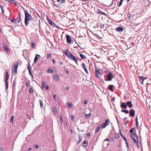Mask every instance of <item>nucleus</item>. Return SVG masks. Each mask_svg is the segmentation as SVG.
<instances>
[{"mask_svg":"<svg viewBox=\"0 0 151 151\" xmlns=\"http://www.w3.org/2000/svg\"><path fill=\"white\" fill-rule=\"evenodd\" d=\"M64 53L66 55L67 57L70 60L74 61L76 63L78 64V60L77 58L75 57L72 53L68 50H65Z\"/></svg>","mask_w":151,"mask_h":151,"instance_id":"obj_1","label":"nucleus"},{"mask_svg":"<svg viewBox=\"0 0 151 151\" xmlns=\"http://www.w3.org/2000/svg\"><path fill=\"white\" fill-rule=\"evenodd\" d=\"M23 9L24 12L25 19L24 23L26 26H27L29 24L28 21L31 20L32 17L31 15L27 12V10Z\"/></svg>","mask_w":151,"mask_h":151,"instance_id":"obj_2","label":"nucleus"},{"mask_svg":"<svg viewBox=\"0 0 151 151\" xmlns=\"http://www.w3.org/2000/svg\"><path fill=\"white\" fill-rule=\"evenodd\" d=\"M131 138L132 140L133 141L134 144H136V146H137L138 148H139V146L138 143V140L136 133H134L132 134H131Z\"/></svg>","mask_w":151,"mask_h":151,"instance_id":"obj_3","label":"nucleus"},{"mask_svg":"<svg viewBox=\"0 0 151 151\" xmlns=\"http://www.w3.org/2000/svg\"><path fill=\"white\" fill-rule=\"evenodd\" d=\"M95 74L96 77L97 78H100L101 75V73L100 72V70H101V69H97L95 67Z\"/></svg>","mask_w":151,"mask_h":151,"instance_id":"obj_4","label":"nucleus"},{"mask_svg":"<svg viewBox=\"0 0 151 151\" xmlns=\"http://www.w3.org/2000/svg\"><path fill=\"white\" fill-rule=\"evenodd\" d=\"M107 78L108 81H111L113 78V74L111 73H110L107 74Z\"/></svg>","mask_w":151,"mask_h":151,"instance_id":"obj_5","label":"nucleus"},{"mask_svg":"<svg viewBox=\"0 0 151 151\" xmlns=\"http://www.w3.org/2000/svg\"><path fill=\"white\" fill-rule=\"evenodd\" d=\"M18 65V63L17 62L16 63H15V65H14V70L13 71V73H16L17 72Z\"/></svg>","mask_w":151,"mask_h":151,"instance_id":"obj_6","label":"nucleus"},{"mask_svg":"<svg viewBox=\"0 0 151 151\" xmlns=\"http://www.w3.org/2000/svg\"><path fill=\"white\" fill-rule=\"evenodd\" d=\"M66 41L67 43L68 44H70L71 43V37L68 35H67L66 36Z\"/></svg>","mask_w":151,"mask_h":151,"instance_id":"obj_7","label":"nucleus"},{"mask_svg":"<svg viewBox=\"0 0 151 151\" xmlns=\"http://www.w3.org/2000/svg\"><path fill=\"white\" fill-rule=\"evenodd\" d=\"M49 22V24L52 26V27H56L57 26L55 24V23L52 21L51 20H50L49 19H47Z\"/></svg>","mask_w":151,"mask_h":151,"instance_id":"obj_8","label":"nucleus"},{"mask_svg":"<svg viewBox=\"0 0 151 151\" xmlns=\"http://www.w3.org/2000/svg\"><path fill=\"white\" fill-rule=\"evenodd\" d=\"M135 111L134 110H130L129 111V116H133L135 115Z\"/></svg>","mask_w":151,"mask_h":151,"instance_id":"obj_9","label":"nucleus"},{"mask_svg":"<svg viewBox=\"0 0 151 151\" xmlns=\"http://www.w3.org/2000/svg\"><path fill=\"white\" fill-rule=\"evenodd\" d=\"M53 78L55 81H58L59 80V77L57 74H54L53 75Z\"/></svg>","mask_w":151,"mask_h":151,"instance_id":"obj_10","label":"nucleus"},{"mask_svg":"<svg viewBox=\"0 0 151 151\" xmlns=\"http://www.w3.org/2000/svg\"><path fill=\"white\" fill-rule=\"evenodd\" d=\"M38 57H39V58H40V56L39 55L36 54L35 57V58L34 60V63H35L37 61V60H38V59L39 58Z\"/></svg>","mask_w":151,"mask_h":151,"instance_id":"obj_11","label":"nucleus"},{"mask_svg":"<svg viewBox=\"0 0 151 151\" xmlns=\"http://www.w3.org/2000/svg\"><path fill=\"white\" fill-rule=\"evenodd\" d=\"M116 30L119 32H122L124 30V28L120 27H118L116 29Z\"/></svg>","mask_w":151,"mask_h":151,"instance_id":"obj_12","label":"nucleus"},{"mask_svg":"<svg viewBox=\"0 0 151 151\" xmlns=\"http://www.w3.org/2000/svg\"><path fill=\"white\" fill-rule=\"evenodd\" d=\"M82 67L83 68H84L85 71L86 72V73L87 74H88V70H87V68H86L85 67V64L84 63H83L82 64Z\"/></svg>","mask_w":151,"mask_h":151,"instance_id":"obj_13","label":"nucleus"},{"mask_svg":"<svg viewBox=\"0 0 151 151\" xmlns=\"http://www.w3.org/2000/svg\"><path fill=\"white\" fill-rule=\"evenodd\" d=\"M127 105L128 106L129 108H131L133 106L132 104L130 101H129L127 102Z\"/></svg>","mask_w":151,"mask_h":151,"instance_id":"obj_14","label":"nucleus"},{"mask_svg":"<svg viewBox=\"0 0 151 151\" xmlns=\"http://www.w3.org/2000/svg\"><path fill=\"white\" fill-rule=\"evenodd\" d=\"M121 107H124V109H126L127 108V106L125 103L124 102H122L121 105Z\"/></svg>","mask_w":151,"mask_h":151,"instance_id":"obj_15","label":"nucleus"},{"mask_svg":"<svg viewBox=\"0 0 151 151\" xmlns=\"http://www.w3.org/2000/svg\"><path fill=\"white\" fill-rule=\"evenodd\" d=\"M79 139L77 141V144H78L80 143V142L82 141V137L80 135H79Z\"/></svg>","mask_w":151,"mask_h":151,"instance_id":"obj_16","label":"nucleus"},{"mask_svg":"<svg viewBox=\"0 0 151 151\" xmlns=\"http://www.w3.org/2000/svg\"><path fill=\"white\" fill-rule=\"evenodd\" d=\"M82 145L84 147H87L88 145V142L84 141L82 143Z\"/></svg>","mask_w":151,"mask_h":151,"instance_id":"obj_17","label":"nucleus"},{"mask_svg":"<svg viewBox=\"0 0 151 151\" xmlns=\"http://www.w3.org/2000/svg\"><path fill=\"white\" fill-rule=\"evenodd\" d=\"M139 79L142 80V83H143V81L146 79L145 78H144L143 76H139Z\"/></svg>","mask_w":151,"mask_h":151,"instance_id":"obj_18","label":"nucleus"},{"mask_svg":"<svg viewBox=\"0 0 151 151\" xmlns=\"http://www.w3.org/2000/svg\"><path fill=\"white\" fill-rule=\"evenodd\" d=\"M57 1L58 3L61 4L65 3V0H57Z\"/></svg>","mask_w":151,"mask_h":151,"instance_id":"obj_19","label":"nucleus"},{"mask_svg":"<svg viewBox=\"0 0 151 151\" xmlns=\"http://www.w3.org/2000/svg\"><path fill=\"white\" fill-rule=\"evenodd\" d=\"M7 1L9 3H12L13 4H16V1L14 0H7Z\"/></svg>","mask_w":151,"mask_h":151,"instance_id":"obj_20","label":"nucleus"},{"mask_svg":"<svg viewBox=\"0 0 151 151\" xmlns=\"http://www.w3.org/2000/svg\"><path fill=\"white\" fill-rule=\"evenodd\" d=\"M67 106L68 107L71 108L72 107V105L71 103H68L67 104Z\"/></svg>","mask_w":151,"mask_h":151,"instance_id":"obj_21","label":"nucleus"},{"mask_svg":"<svg viewBox=\"0 0 151 151\" xmlns=\"http://www.w3.org/2000/svg\"><path fill=\"white\" fill-rule=\"evenodd\" d=\"M104 123L107 126L108 125L109 123V120L108 119L105 120V122Z\"/></svg>","mask_w":151,"mask_h":151,"instance_id":"obj_22","label":"nucleus"},{"mask_svg":"<svg viewBox=\"0 0 151 151\" xmlns=\"http://www.w3.org/2000/svg\"><path fill=\"white\" fill-rule=\"evenodd\" d=\"M48 73H52L53 72V70L51 68H49L47 71Z\"/></svg>","mask_w":151,"mask_h":151,"instance_id":"obj_23","label":"nucleus"},{"mask_svg":"<svg viewBox=\"0 0 151 151\" xmlns=\"http://www.w3.org/2000/svg\"><path fill=\"white\" fill-rule=\"evenodd\" d=\"M113 86L112 85H110L108 87V88L111 91H114L113 89H112V88Z\"/></svg>","mask_w":151,"mask_h":151,"instance_id":"obj_24","label":"nucleus"},{"mask_svg":"<svg viewBox=\"0 0 151 151\" xmlns=\"http://www.w3.org/2000/svg\"><path fill=\"white\" fill-rule=\"evenodd\" d=\"M107 125L106 124H105L104 123H103L101 125V127L103 128H104L106 127Z\"/></svg>","mask_w":151,"mask_h":151,"instance_id":"obj_25","label":"nucleus"},{"mask_svg":"<svg viewBox=\"0 0 151 151\" xmlns=\"http://www.w3.org/2000/svg\"><path fill=\"white\" fill-rule=\"evenodd\" d=\"M80 56L81 58H82L86 59V57L82 54H80Z\"/></svg>","mask_w":151,"mask_h":151,"instance_id":"obj_26","label":"nucleus"},{"mask_svg":"<svg viewBox=\"0 0 151 151\" xmlns=\"http://www.w3.org/2000/svg\"><path fill=\"white\" fill-rule=\"evenodd\" d=\"M40 102V106L41 108L43 107V101L42 100H39Z\"/></svg>","mask_w":151,"mask_h":151,"instance_id":"obj_27","label":"nucleus"},{"mask_svg":"<svg viewBox=\"0 0 151 151\" xmlns=\"http://www.w3.org/2000/svg\"><path fill=\"white\" fill-rule=\"evenodd\" d=\"M42 84V89H43V88L45 87V82L44 81H42L41 82Z\"/></svg>","mask_w":151,"mask_h":151,"instance_id":"obj_28","label":"nucleus"},{"mask_svg":"<svg viewBox=\"0 0 151 151\" xmlns=\"http://www.w3.org/2000/svg\"><path fill=\"white\" fill-rule=\"evenodd\" d=\"M3 48L6 51L9 50L8 49L7 46L6 45H3Z\"/></svg>","mask_w":151,"mask_h":151,"instance_id":"obj_29","label":"nucleus"},{"mask_svg":"<svg viewBox=\"0 0 151 151\" xmlns=\"http://www.w3.org/2000/svg\"><path fill=\"white\" fill-rule=\"evenodd\" d=\"M151 64V62L149 61H147L145 63V64L146 66H148V65Z\"/></svg>","mask_w":151,"mask_h":151,"instance_id":"obj_30","label":"nucleus"},{"mask_svg":"<svg viewBox=\"0 0 151 151\" xmlns=\"http://www.w3.org/2000/svg\"><path fill=\"white\" fill-rule=\"evenodd\" d=\"M100 126L96 128V130H95V132L96 133H97L99 131V130L100 129Z\"/></svg>","mask_w":151,"mask_h":151,"instance_id":"obj_31","label":"nucleus"},{"mask_svg":"<svg viewBox=\"0 0 151 151\" xmlns=\"http://www.w3.org/2000/svg\"><path fill=\"white\" fill-rule=\"evenodd\" d=\"M97 14H100L102 15H104L105 14V13L104 12L101 11L100 10H99V11L97 12Z\"/></svg>","mask_w":151,"mask_h":151,"instance_id":"obj_32","label":"nucleus"},{"mask_svg":"<svg viewBox=\"0 0 151 151\" xmlns=\"http://www.w3.org/2000/svg\"><path fill=\"white\" fill-rule=\"evenodd\" d=\"M121 111L122 112H123L125 113L126 114H128L129 112V111L128 110H122Z\"/></svg>","mask_w":151,"mask_h":151,"instance_id":"obj_33","label":"nucleus"},{"mask_svg":"<svg viewBox=\"0 0 151 151\" xmlns=\"http://www.w3.org/2000/svg\"><path fill=\"white\" fill-rule=\"evenodd\" d=\"M33 92V89L32 88H30L29 89V92L30 93H32Z\"/></svg>","mask_w":151,"mask_h":151,"instance_id":"obj_34","label":"nucleus"},{"mask_svg":"<svg viewBox=\"0 0 151 151\" xmlns=\"http://www.w3.org/2000/svg\"><path fill=\"white\" fill-rule=\"evenodd\" d=\"M119 134L121 136V137H122V138L124 137V136L123 135V134L122 133V132L121 129L119 131Z\"/></svg>","mask_w":151,"mask_h":151,"instance_id":"obj_35","label":"nucleus"},{"mask_svg":"<svg viewBox=\"0 0 151 151\" xmlns=\"http://www.w3.org/2000/svg\"><path fill=\"white\" fill-rule=\"evenodd\" d=\"M51 57V54L50 53H48L47 55V58H50Z\"/></svg>","mask_w":151,"mask_h":151,"instance_id":"obj_36","label":"nucleus"},{"mask_svg":"<svg viewBox=\"0 0 151 151\" xmlns=\"http://www.w3.org/2000/svg\"><path fill=\"white\" fill-rule=\"evenodd\" d=\"M17 19L18 20V23L20 22L21 21V17L18 16V17L17 18Z\"/></svg>","mask_w":151,"mask_h":151,"instance_id":"obj_37","label":"nucleus"},{"mask_svg":"<svg viewBox=\"0 0 151 151\" xmlns=\"http://www.w3.org/2000/svg\"><path fill=\"white\" fill-rule=\"evenodd\" d=\"M0 7L1 8L2 13L3 14H4V9L2 7L1 5H0Z\"/></svg>","mask_w":151,"mask_h":151,"instance_id":"obj_38","label":"nucleus"},{"mask_svg":"<svg viewBox=\"0 0 151 151\" xmlns=\"http://www.w3.org/2000/svg\"><path fill=\"white\" fill-rule=\"evenodd\" d=\"M30 85V82H27L26 83V85L27 87H28Z\"/></svg>","mask_w":151,"mask_h":151,"instance_id":"obj_39","label":"nucleus"},{"mask_svg":"<svg viewBox=\"0 0 151 151\" xmlns=\"http://www.w3.org/2000/svg\"><path fill=\"white\" fill-rule=\"evenodd\" d=\"M123 1V0H121L120 1L119 4V6H121V5H122Z\"/></svg>","mask_w":151,"mask_h":151,"instance_id":"obj_40","label":"nucleus"},{"mask_svg":"<svg viewBox=\"0 0 151 151\" xmlns=\"http://www.w3.org/2000/svg\"><path fill=\"white\" fill-rule=\"evenodd\" d=\"M29 75H30V76L32 78H33L34 76L33 75L31 72V70H29Z\"/></svg>","mask_w":151,"mask_h":151,"instance_id":"obj_41","label":"nucleus"},{"mask_svg":"<svg viewBox=\"0 0 151 151\" xmlns=\"http://www.w3.org/2000/svg\"><path fill=\"white\" fill-rule=\"evenodd\" d=\"M100 27L101 29L104 28V24H100Z\"/></svg>","mask_w":151,"mask_h":151,"instance_id":"obj_42","label":"nucleus"},{"mask_svg":"<svg viewBox=\"0 0 151 151\" xmlns=\"http://www.w3.org/2000/svg\"><path fill=\"white\" fill-rule=\"evenodd\" d=\"M85 115H86V118H88L91 115V114L89 113L88 114H85Z\"/></svg>","mask_w":151,"mask_h":151,"instance_id":"obj_43","label":"nucleus"},{"mask_svg":"<svg viewBox=\"0 0 151 151\" xmlns=\"http://www.w3.org/2000/svg\"><path fill=\"white\" fill-rule=\"evenodd\" d=\"M53 111L54 113L55 114L57 112L56 109V108H53Z\"/></svg>","mask_w":151,"mask_h":151,"instance_id":"obj_44","label":"nucleus"},{"mask_svg":"<svg viewBox=\"0 0 151 151\" xmlns=\"http://www.w3.org/2000/svg\"><path fill=\"white\" fill-rule=\"evenodd\" d=\"M27 68L29 70H29H31V67L30 64H29L27 66Z\"/></svg>","mask_w":151,"mask_h":151,"instance_id":"obj_45","label":"nucleus"},{"mask_svg":"<svg viewBox=\"0 0 151 151\" xmlns=\"http://www.w3.org/2000/svg\"><path fill=\"white\" fill-rule=\"evenodd\" d=\"M60 119L61 122L62 123V122H63V121L62 117L61 115H60Z\"/></svg>","mask_w":151,"mask_h":151,"instance_id":"obj_46","label":"nucleus"},{"mask_svg":"<svg viewBox=\"0 0 151 151\" xmlns=\"http://www.w3.org/2000/svg\"><path fill=\"white\" fill-rule=\"evenodd\" d=\"M35 45L34 43L33 42L32 43V47L33 48H34L35 47Z\"/></svg>","mask_w":151,"mask_h":151,"instance_id":"obj_47","label":"nucleus"},{"mask_svg":"<svg viewBox=\"0 0 151 151\" xmlns=\"http://www.w3.org/2000/svg\"><path fill=\"white\" fill-rule=\"evenodd\" d=\"M115 137L116 138H118L119 137V135L118 134H116L115 135Z\"/></svg>","mask_w":151,"mask_h":151,"instance_id":"obj_48","label":"nucleus"},{"mask_svg":"<svg viewBox=\"0 0 151 151\" xmlns=\"http://www.w3.org/2000/svg\"><path fill=\"white\" fill-rule=\"evenodd\" d=\"M71 119H72V121H73V119H74L75 117H74V116H73V115H71Z\"/></svg>","mask_w":151,"mask_h":151,"instance_id":"obj_49","label":"nucleus"},{"mask_svg":"<svg viewBox=\"0 0 151 151\" xmlns=\"http://www.w3.org/2000/svg\"><path fill=\"white\" fill-rule=\"evenodd\" d=\"M134 129V128H132V129H131V130H130V131H129L131 133H132L133 132Z\"/></svg>","mask_w":151,"mask_h":151,"instance_id":"obj_50","label":"nucleus"},{"mask_svg":"<svg viewBox=\"0 0 151 151\" xmlns=\"http://www.w3.org/2000/svg\"><path fill=\"white\" fill-rule=\"evenodd\" d=\"M135 121H136V122H138V116H136V118H135Z\"/></svg>","mask_w":151,"mask_h":151,"instance_id":"obj_51","label":"nucleus"},{"mask_svg":"<svg viewBox=\"0 0 151 151\" xmlns=\"http://www.w3.org/2000/svg\"><path fill=\"white\" fill-rule=\"evenodd\" d=\"M88 103V101L87 100H85L84 101V104H86Z\"/></svg>","mask_w":151,"mask_h":151,"instance_id":"obj_52","label":"nucleus"},{"mask_svg":"<svg viewBox=\"0 0 151 151\" xmlns=\"http://www.w3.org/2000/svg\"><path fill=\"white\" fill-rule=\"evenodd\" d=\"M110 141V139H108V138H106V139H105L104 141H108V142H109Z\"/></svg>","mask_w":151,"mask_h":151,"instance_id":"obj_53","label":"nucleus"},{"mask_svg":"<svg viewBox=\"0 0 151 151\" xmlns=\"http://www.w3.org/2000/svg\"><path fill=\"white\" fill-rule=\"evenodd\" d=\"M6 80L5 81H7V80H8L9 78V76H6L5 77Z\"/></svg>","mask_w":151,"mask_h":151,"instance_id":"obj_54","label":"nucleus"},{"mask_svg":"<svg viewBox=\"0 0 151 151\" xmlns=\"http://www.w3.org/2000/svg\"><path fill=\"white\" fill-rule=\"evenodd\" d=\"M138 126H139V124H138V122H136V126L137 127V128H139V127H138Z\"/></svg>","mask_w":151,"mask_h":151,"instance_id":"obj_55","label":"nucleus"},{"mask_svg":"<svg viewBox=\"0 0 151 151\" xmlns=\"http://www.w3.org/2000/svg\"><path fill=\"white\" fill-rule=\"evenodd\" d=\"M109 139H110V140L111 141H113L114 139L113 137H111V138H110Z\"/></svg>","mask_w":151,"mask_h":151,"instance_id":"obj_56","label":"nucleus"},{"mask_svg":"<svg viewBox=\"0 0 151 151\" xmlns=\"http://www.w3.org/2000/svg\"><path fill=\"white\" fill-rule=\"evenodd\" d=\"M39 146L38 145H36L35 146V148L36 149H37V148H38L39 147Z\"/></svg>","mask_w":151,"mask_h":151,"instance_id":"obj_57","label":"nucleus"},{"mask_svg":"<svg viewBox=\"0 0 151 151\" xmlns=\"http://www.w3.org/2000/svg\"><path fill=\"white\" fill-rule=\"evenodd\" d=\"M49 89V86L48 85H46V90H48Z\"/></svg>","mask_w":151,"mask_h":151,"instance_id":"obj_58","label":"nucleus"},{"mask_svg":"<svg viewBox=\"0 0 151 151\" xmlns=\"http://www.w3.org/2000/svg\"><path fill=\"white\" fill-rule=\"evenodd\" d=\"M70 88V87L69 86H66V89L67 90H68Z\"/></svg>","mask_w":151,"mask_h":151,"instance_id":"obj_59","label":"nucleus"},{"mask_svg":"<svg viewBox=\"0 0 151 151\" xmlns=\"http://www.w3.org/2000/svg\"><path fill=\"white\" fill-rule=\"evenodd\" d=\"M16 19H15V18H14L13 19H12V20H11V22H14V21H16Z\"/></svg>","mask_w":151,"mask_h":151,"instance_id":"obj_60","label":"nucleus"},{"mask_svg":"<svg viewBox=\"0 0 151 151\" xmlns=\"http://www.w3.org/2000/svg\"><path fill=\"white\" fill-rule=\"evenodd\" d=\"M122 138L125 141V142L127 141V139L124 137H122Z\"/></svg>","mask_w":151,"mask_h":151,"instance_id":"obj_61","label":"nucleus"},{"mask_svg":"<svg viewBox=\"0 0 151 151\" xmlns=\"http://www.w3.org/2000/svg\"><path fill=\"white\" fill-rule=\"evenodd\" d=\"M53 97H54V99H55V100L56 101V95L55 94V95H53Z\"/></svg>","mask_w":151,"mask_h":151,"instance_id":"obj_62","label":"nucleus"},{"mask_svg":"<svg viewBox=\"0 0 151 151\" xmlns=\"http://www.w3.org/2000/svg\"><path fill=\"white\" fill-rule=\"evenodd\" d=\"M52 62H53V63L54 64H55V60L54 59H52Z\"/></svg>","mask_w":151,"mask_h":151,"instance_id":"obj_63","label":"nucleus"},{"mask_svg":"<svg viewBox=\"0 0 151 151\" xmlns=\"http://www.w3.org/2000/svg\"><path fill=\"white\" fill-rule=\"evenodd\" d=\"M2 149L3 148L1 146H0V151H2Z\"/></svg>","mask_w":151,"mask_h":151,"instance_id":"obj_64","label":"nucleus"}]
</instances>
